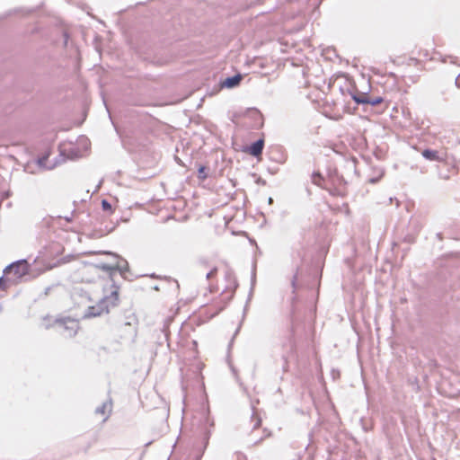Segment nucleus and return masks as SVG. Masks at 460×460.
<instances>
[{
	"instance_id": "f257e3e1",
	"label": "nucleus",
	"mask_w": 460,
	"mask_h": 460,
	"mask_svg": "<svg viewBox=\"0 0 460 460\" xmlns=\"http://www.w3.org/2000/svg\"><path fill=\"white\" fill-rule=\"evenodd\" d=\"M330 96L326 95L323 104V113L330 118L336 116L335 109L344 100L341 97L349 95L358 104H367L369 95L366 93L356 92L353 82L346 75L337 76L330 84Z\"/></svg>"
},
{
	"instance_id": "f03ea898",
	"label": "nucleus",
	"mask_w": 460,
	"mask_h": 460,
	"mask_svg": "<svg viewBox=\"0 0 460 460\" xmlns=\"http://www.w3.org/2000/svg\"><path fill=\"white\" fill-rule=\"evenodd\" d=\"M119 300V287L114 284H111L104 296L98 301V303L103 309H106V314H108L111 309L118 306Z\"/></svg>"
},
{
	"instance_id": "7ed1b4c3",
	"label": "nucleus",
	"mask_w": 460,
	"mask_h": 460,
	"mask_svg": "<svg viewBox=\"0 0 460 460\" xmlns=\"http://www.w3.org/2000/svg\"><path fill=\"white\" fill-rule=\"evenodd\" d=\"M108 255L111 260L107 262H100L87 269L88 273L95 272L97 270H102L107 272H112L122 268L121 262L124 261L115 253L109 252Z\"/></svg>"
},
{
	"instance_id": "20e7f679",
	"label": "nucleus",
	"mask_w": 460,
	"mask_h": 460,
	"mask_svg": "<svg viewBox=\"0 0 460 460\" xmlns=\"http://www.w3.org/2000/svg\"><path fill=\"white\" fill-rule=\"evenodd\" d=\"M30 270V265L25 260L18 261L12 263L4 270L5 274H12L13 279H19L27 275Z\"/></svg>"
},
{
	"instance_id": "39448f33",
	"label": "nucleus",
	"mask_w": 460,
	"mask_h": 460,
	"mask_svg": "<svg viewBox=\"0 0 460 460\" xmlns=\"http://www.w3.org/2000/svg\"><path fill=\"white\" fill-rule=\"evenodd\" d=\"M422 156L429 161L445 163L447 159V153H440L438 150L425 149L421 152Z\"/></svg>"
},
{
	"instance_id": "423d86ee",
	"label": "nucleus",
	"mask_w": 460,
	"mask_h": 460,
	"mask_svg": "<svg viewBox=\"0 0 460 460\" xmlns=\"http://www.w3.org/2000/svg\"><path fill=\"white\" fill-rule=\"evenodd\" d=\"M107 314L106 309H103L101 305L97 302L95 305H91L87 308L84 317L91 318V317H99L102 315Z\"/></svg>"
},
{
	"instance_id": "0eeeda50",
	"label": "nucleus",
	"mask_w": 460,
	"mask_h": 460,
	"mask_svg": "<svg viewBox=\"0 0 460 460\" xmlns=\"http://www.w3.org/2000/svg\"><path fill=\"white\" fill-rule=\"evenodd\" d=\"M264 147V140L262 138L257 140L254 142L251 146L248 148V153L252 156H260L262 153Z\"/></svg>"
},
{
	"instance_id": "6e6552de",
	"label": "nucleus",
	"mask_w": 460,
	"mask_h": 460,
	"mask_svg": "<svg viewBox=\"0 0 460 460\" xmlns=\"http://www.w3.org/2000/svg\"><path fill=\"white\" fill-rule=\"evenodd\" d=\"M241 80H242V76L239 75L232 76V77H228L226 79L224 85L228 88H232V87L238 85L240 84Z\"/></svg>"
},
{
	"instance_id": "1a4fd4ad",
	"label": "nucleus",
	"mask_w": 460,
	"mask_h": 460,
	"mask_svg": "<svg viewBox=\"0 0 460 460\" xmlns=\"http://www.w3.org/2000/svg\"><path fill=\"white\" fill-rule=\"evenodd\" d=\"M66 323L70 324L69 328H71L75 332H76V330L78 328V323L76 321L70 320V319L59 321L60 325H65Z\"/></svg>"
},
{
	"instance_id": "9d476101",
	"label": "nucleus",
	"mask_w": 460,
	"mask_h": 460,
	"mask_svg": "<svg viewBox=\"0 0 460 460\" xmlns=\"http://www.w3.org/2000/svg\"><path fill=\"white\" fill-rule=\"evenodd\" d=\"M383 102H384V99L381 96H376V97L369 96L368 102H367V104H370L372 106H376V105L381 104Z\"/></svg>"
},
{
	"instance_id": "9b49d317",
	"label": "nucleus",
	"mask_w": 460,
	"mask_h": 460,
	"mask_svg": "<svg viewBox=\"0 0 460 460\" xmlns=\"http://www.w3.org/2000/svg\"><path fill=\"white\" fill-rule=\"evenodd\" d=\"M102 207L104 211L112 213V207L107 200L103 199L102 201Z\"/></svg>"
},
{
	"instance_id": "f8f14e48",
	"label": "nucleus",
	"mask_w": 460,
	"mask_h": 460,
	"mask_svg": "<svg viewBox=\"0 0 460 460\" xmlns=\"http://www.w3.org/2000/svg\"><path fill=\"white\" fill-rule=\"evenodd\" d=\"M205 171H206L205 166H200L199 168V177L202 180H205L207 178V174L205 173Z\"/></svg>"
},
{
	"instance_id": "ddd939ff",
	"label": "nucleus",
	"mask_w": 460,
	"mask_h": 460,
	"mask_svg": "<svg viewBox=\"0 0 460 460\" xmlns=\"http://www.w3.org/2000/svg\"><path fill=\"white\" fill-rule=\"evenodd\" d=\"M105 411H106V405H102V407H100L96 410L97 413H101L103 416V420H105L107 418V417H105V413H106Z\"/></svg>"
},
{
	"instance_id": "4468645a",
	"label": "nucleus",
	"mask_w": 460,
	"mask_h": 460,
	"mask_svg": "<svg viewBox=\"0 0 460 460\" xmlns=\"http://www.w3.org/2000/svg\"><path fill=\"white\" fill-rule=\"evenodd\" d=\"M217 272V267H214L208 274H207V279H209L211 278H213Z\"/></svg>"
},
{
	"instance_id": "2eb2a0df",
	"label": "nucleus",
	"mask_w": 460,
	"mask_h": 460,
	"mask_svg": "<svg viewBox=\"0 0 460 460\" xmlns=\"http://www.w3.org/2000/svg\"><path fill=\"white\" fill-rule=\"evenodd\" d=\"M254 420H255L254 428H259L261 426V420L258 417H255Z\"/></svg>"
},
{
	"instance_id": "dca6fc26",
	"label": "nucleus",
	"mask_w": 460,
	"mask_h": 460,
	"mask_svg": "<svg viewBox=\"0 0 460 460\" xmlns=\"http://www.w3.org/2000/svg\"><path fill=\"white\" fill-rule=\"evenodd\" d=\"M253 114L258 117L260 119H261V115L259 112H253Z\"/></svg>"
},
{
	"instance_id": "f3484780",
	"label": "nucleus",
	"mask_w": 460,
	"mask_h": 460,
	"mask_svg": "<svg viewBox=\"0 0 460 460\" xmlns=\"http://www.w3.org/2000/svg\"><path fill=\"white\" fill-rule=\"evenodd\" d=\"M223 308H224V305H219V306L217 307V312L221 311Z\"/></svg>"
}]
</instances>
